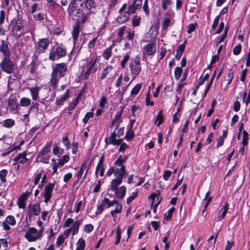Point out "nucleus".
<instances>
[{"label": "nucleus", "instance_id": "obj_1", "mask_svg": "<svg viewBox=\"0 0 250 250\" xmlns=\"http://www.w3.org/2000/svg\"><path fill=\"white\" fill-rule=\"evenodd\" d=\"M52 71L50 80L51 85L53 89L57 88L60 79L65 76L67 71V65L64 62L56 63L52 67Z\"/></svg>", "mask_w": 250, "mask_h": 250}, {"label": "nucleus", "instance_id": "obj_2", "mask_svg": "<svg viewBox=\"0 0 250 250\" xmlns=\"http://www.w3.org/2000/svg\"><path fill=\"white\" fill-rule=\"evenodd\" d=\"M96 62L97 59L92 58L83 65L82 76L84 79H87L90 74L96 71L98 67Z\"/></svg>", "mask_w": 250, "mask_h": 250}, {"label": "nucleus", "instance_id": "obj_3", "mask_svg": "<svg viewBox=\"0 0 250 250\" xmlns=\"http://www.w3.org/2000/svg\"><path fill=\"white\" fill-rule=\"evenodd\" d=\"M67 51L62 45L57 46L55 49L52 48L49 54L48 59L52 62H55L58 59L63 58L66 55Z\"/></svg>", "mask_w": 250, "mask_h": 250}, {"label": "nucleus", "instance_id": "obj_4", "mask_svg": "<svg viewBox=\"0 0 250 250\" xmlns=\"http://www.w3.org/2000/svg\"><path fill=\"white\" fill-rule=\"evenodd\" d=\"M127 175V173L125 166H122L120 168H116L114 173L116 178L111 182L113 189H115L117 185H120L122 182L123 178L125 177Z\"/></svg>", "mask_w": 250, "mask_h": 250}, {"label": "nucleus", "instance_id": "obj_5", "mask_svg": "<svg viewBox=\"0 0 250 250\" xmlns=\"http://www.w3.org/2000/svg\"><path fill=\"white\" fill-rule=\"evenodd\" d=\"M12 32V34L16 37L20 38L22 35H24V21L21 19L19 18L17 20L13 21Z\"/></svg>", "mask_w": 250, "mask_h": 250}, {"label": "nucleus", "instance_id": "obj_6", "mask_svg": "<svg viewBox=\"0 0 250 250\" xmlns=\"http://www.w3.org/2000/svg\"><path fill=\"white\" fill-rule=\"evenodd\" d=\"M0 67L2 71L10 74L15 72L16 64L11 61L10 58H3L0 63Z\"/></svg>", "mask_w": 250, "mask_h": 250}, {"label": "nucleus", "instance_id": "obj_7", "mask_svg": "<svg viewBox=\"0 0 250 250\" xmlns=\"http://www.w3.org/2000/svg\"><path fill=\"white\" fill-rule=\"evenodd\" d=\"M129 67L131 72V75L134 79L139 75L141 70L140 58L137 56L132 60L129 64Z\"/></svg>", "mask_w": 250, "mask_h": 250}, {"label": "nucleus", "instance_id": "obj_8", "mask_svg": "<svg viewBox=\"0 0 250 250\" xmlns=\"http://www.w3.org/2000/svg\"><path fill=\"white\" fill-rule=\"evenodd\" d=\"M24 237L29 242H33L40 239L42 235L38 233V230L36 228L32 227L28 229Z\"/></svg>", "mask_w": 250, "mask_h": 250}, {"label": "nucleus", "instance_id": "obj_9", "mask_svg": "<svg viewBox=\"0 0 250 250\" xmlns=\"http://www.w3.org/2000/svg\"><path fill=\"white\" fill-rule=\"evenodd\" d=\"M54 187L55 184L51 183H49L45 186L43 197L44 198V202L45 203H47L51 198Z\"/></svg>", "mask_w": 250, "mask_h": 250}, {"label": "nucleus", "instance_id": "obj_10", "mask_svg": "<svg viewBox=\"0 0 250 250\" xmlns=\"http://www.w3.org/2000/svg\"><path fill=\"white\" fill-rule=\"evenodd\" d=\"M119 186L117 185L116 188L115 189H113L112 185L111 184L110 189L112 191H114L115 195L117 198L122 199L125 195L126 188L124 186H122L118 188Z\"/></svg>", "mask_w": 250, "mask_h": 250}, {"label": "nucleus", "instance_id": "obj_11", "mask_svg": "<svg viewBox=\"0 0 250 250\" xmlns=\"http://www.w3.org/2000/svg\"><path fill=\"white\" fill-rule=\"evenodd\" d=\"M0 45V52L2 54L3 58H10V52L8 46V42H6L4 40L1 41Z\"/></svg>", "mask_w": 250, "mask_h": 250}, {"label": "nucleus", "instance_id": "obj_12", "mask_svg": "<svg viewBox=\"0 0 250 250\" xmlns=\"http://www.w3.org/2000/svg\"><path fill=\"white\" fill-rule=\"evenodd\" d=\"M41 212L40 205L39 203L35 204H30L28 206V215L29 217L32 215H38Z\"/></svg>", "mask_w": 250, "mask_h": 250}, {"label": "nucleus", "instance_id": "obj_13", "mask_svg": "<svg viewBox=\"0 0 250 250\" xmlns=\"http://www.w3.org/2000/svg\"><path fill=\"white\" fill-rule=\"evenodd\" d=\"M116 129H115L114 132H112L110 134V136L108 138H106L105 139V143L106 144H112L113 145H119L122 141L121 139H116V137L117 136V133L115 132V130Z\"/></svg>", "mask_w": 250, "mask_h": 250}, {"label": "nucleus", "instance_id": "obj_14", "mask_svg": "<svg viewBox=\"0 0 250 250\" xmlns=\"http://www.w3.org/2000/svg\"><path fill=\"white\" fill-rule=\"evenodd\" d=\"M84 2V0H72V2L68 6V12H70L72 10H77L78 9L83 8Z\"/></svg>", "mask_w": 250, "mask_h": 250}, {"label": "nucleus", "instance_id": "obj_15", "mask_svg": "<svg viewBox=\"0 0 250 250\" xmlns=\"http://www.w3.org/2000/svg\"><path fill=\"white\" fill-rule=\"evenodd\" d=\"M49 41L47 38L40 39L38 45V50L41 53H44L49 44Z\"/></svg>", "mask_w": 250, "mask_h": 250}, {"label": "nucleus", "instance_id": "obj_16", "mask_svg": "<svg viewBox=\"0 0 250 250\" xmlns=\"http://www.w3.org/2000/svg\"><path fill=\"white\" fill-rule=\"evenodd\" d=\"M123 113V109L118 112L114 118L112 119L111 121V126L115 127V129H117L119 128V124L122 122L121 120V116Z\"/></svg>", "mask_w": 250, "mask_h": 250}, {"label": "nucleus", "instance_id": "obj_17", "mask_svg": "<svg viewBox=\"0 0 250 250\" xmlns=\"http://www.w3.org/2000/svg\"><path fill=\"white\" fill-rule=\"evenodd\" d=\"M26 155L27 151H24L22 153H19L13 160L16 162L24 164L28 160L26 158Z\"/></svg>", "mask_w": 250, "mask_h": 250}, {"label": "nucleus", "instance_id": "obj_18", "mask_svg": "<svg viewBox=\"0 0 250 250\" xmlns=\"http://www.w3.org/2000/svg\"><path fill=\"white\" fill-rule=\"evenodd\" d=\"M155 51V46L152 43L147 44L144 48V53L148 56L153 55Z\"/></svg>", "mask_w": 250, "mask_h": 250}, {"label": "nucleus", "instance_id": "obj_19", "mask_svg": "<svg viewBox=\"0 0 250 250\" xmlns=\"http://www.w3.org/2000/svg\"><path fill=\"white\" fill-rule=\"evenodd\" d=\"M28 89L31 93L32 99L37 101L39 98V91L41 90V87L36 85L33 87H29Z\"/></svg>", "mask_w": 250, "mask_h": 250}, {"label": "nucleus", "instance_id": "obj_20", "mask_svg": "<svg viewBox=\"0 0 250 250\" xmlns=\"http://www.w3.org/2000/svg\"><path fill=\"white\" fill-rule=\"evenodd\" d=\"M19 104L17 102V100L15 98L9 99L8 102V107L10 111L13 112L18 110Z\"/></svg>", "mask_w": 250, "mask_h": 250}, {"label": "nucleus", "instance_id": "obj_21", "mask_svg": "<svg viewBox=\"0 0 250 250\" xmlns=\"http://www.w3.org/2000/svg\"><path fill=\"white\" fill-rule=\"evenodd\" d=\"M83 8H80L77 10H72L70 12H68L69 14L74 20H78L79 18H81L83 15Z\"/></svg>", "mask_w": 250, "mask_h": 250}, {"label": "nucleus", "instance_id": "obj_22", "mask_svg": "<svg viewBox=\"0 0 250 250\" xmlns=\"http://www.w3.org/2000/svg\"><path fill=\"white\" fill-rule=\"evenodd\" d=\"M80 31V25H79V22L76 23L73 27V31L72 32L73 40L74 42H76L78 40Z\"/></svg>", "mask_w": 250, "mask_h": 250}, {"label": "nucleus", "instance_id": "obj_23", "mask_svg": "<svg viewBox=\"0 0 250 250\" xmlns=\"http://www.w3.org/2000/svg\"><path fill=\"white\" fill-rule=\"evenodd\" d=\"M107 201H107V198H104L101 203L97 207V211H96V215L101 214L104 210V208L106 206L107 207Z\"/></svg>", "mask_w": 250, "mask_h": 250}, {"label": "nucleus", "instance_id": "obj_24", "mask_svg": "<svg viewBox=\"0 0 250 250\" xmlns=\"http://www.w3.org/2000/svg\"><path fill=\"white\" fill-rule=\"evenodd\" d=\"M229 203L227 202H225V205H224L222 209L221 210V211L222 210H223L222 214L220 215H219L218 216V218H217L218 221H221L222 219H223L225 218V217L228 212V210L229 208Z\"/></svg>", "mask_w": 250, "mask_h": 250}, {"label": "nucleus", "instance_id": "obj_25", "mask_svg": "<svg viewBox=\"0 0 250 250\" xmlns=\"http://www.w3.org/2000/svg\"><path fill=\"white\" fill-rule=\"evenodd\" d=\"M170 13L167 12L166 13L164 16V21L162 23V29L166 30L168 27L169 23L170 22Z\"/></svg>", "mask_w": 250, "mask_h": 250}, {"label": "nucleus", "instance_id": "obj_26", "mask_svg": "<svg viewBox=\"0 0 250 250\" xmlns=\"http://www.w3.org/2000/svg\"><path fill=\"white\" fill-rule=\"evenodd\" d=\"M186 42H185V43L180 44L177 48L175 58L178 60L180 59L185 50Z\"/></svg>", "mask_w": 250, "mask_h": 250}, {"label": "nucleus", "instance_id": "obj_27", "mask_svg": "<svg viewBox=\"0 0 250 250\" xmlns=\"http://www.w3.org/2000/svg\"><path fill=\"white\" fill-rule=\"evenodd\" d=\"M82 220L76 221L70 229L72 231V235H74L78 232L79 227L82 222Z\"/></svg>", "mask_w": 250, "mask_h": 250}, {"label": "nucleus", "instance_id": "obj_28", "mask_svg": "<svg viewBox=\"0 0 250 250\" xmlns=\"http://www.w3.org/2000/svg\"><path fill=\"white\" fill-rule=\"evenodd\" d=\"M122 208V205L121 204L119 203L116 205V208L110 211V214L114 218V220H115V218H116V214L120 213L121 212Z\"/></svg>", "mask_w": 250, "mask_h": 250}, {"label": "nucleus", "instance_id": "obj_29", "mask_svg": "<svg viewBox=\"0 0 250 250\" xmlns=\"http://www.w3.org/2000/svg\"><path fill=\"white\" fill-rule=\"evenodd\" d=\"M15 124V121L12 119L5 120L2 123V126L6 128H11Z\"/></svg>", "mask_w": 250, "mask_h": 250}, {"label": "nucleus", "instance_id": "obj_30", "mask_svg": "<svg viewBox=\"0 0 250 250\" xmlns=\"http://www.w3.org/2000/svg\"><path fill=\"white\" fill-rule=\"evenodd\" d=\"M175 208L172 207L171 208H170L167 212H166L164 214V217L165 219L167 221H169L171 220L172 218V215L173 213V212L175 211Z\"/></svg>", "mask_w": 250, "mask_h": 250}, {"label": "nucleus", "instance_id": "obj_31", "mask_svg": "<svg viewBox=\"0 0 250 250\" xmlns=\"http://www.w3.org/2000/svg\"><path fill=\"white\" fill-rule=\"evenodd\" d=\"M87 167V162H84L82 165L80 169L77 173L78 179H80L82 178V175L83 173L84 170Z\"/></svg>", "mask_w": 250, "mask_h": 250}, {"label": "nucleus", "instance_id": "obj_32", "mask_svg": "<svg viewBox=\"0 0 250 250\" xmlns=\"http://www.w3.org/2000/svg\"><path fill=\"white\" fill-rule=\"evenodd\" d=\"M112 67L111 66H108L106 68L104 69L102 72V74L100 76V79H104L106 77L109 72L112 70Z\"/></svg>", "mask_w": 250, "mask_h": 250}, {"label": "nucleus", "instance_id": "obj_33", "mask_svg": "<svg viewBox=\"0 0 250 250\" xmlns=\"http://www.w3.org/2000/svg\"><path fill=\"white\" fill-rule=\"evenodd\" d=\"M163 110H160L157 114L156 118V123H157V126H159L160 125H161L164 121V117L163 115Z\"/></svg>", "mask_w": 250, "mask_h": 250}, {"label": "nucleus", "instance_id": "obj_34", "mask_svg": "<svg viewBox=\"0 0 250 250\" xmlns=\"http://www.w3.org/2000/svg\"><path fill=\"white\" fill-rule=\"evenodd\" d=\"M242 98L243 102L245 103L246 106H247L250 102V88L248 93L246 92H244Z\"/></svg>", "mask_w": 250, "mask_h": 250}, {"label": "nucleus", "instance_id": "obj_35", "mask_svg": "<svg viewBox=\"0 0 250 250\" xmlns=\"http://www.w3.org/2000/svg\"><path fill=\"white\" fill-rule=\"evenodd\" d=\"M31 101L28 98H22L21 99L20 104L21 106L26 107L29 105L31 104Z\"/></svg>", "mask_w": 250, "mask_h": 250}, {"label": "nucleus", "instance_id": "obj_36", "mask_svg": "<svg viewBox=\"0 0 250 250\" xmlns=\"http://www.w3.org/2000/svg\"><path fill=\"white\" fill-rule=\"evenodd\" d=\"M52 142H50L48 144H46L42 151L40 152V154H47L48 153L50 152L51 147L52 146Z\"/></svg>", "mask_w": 250, "mask_h": 250}, {"label": "nucleus", "instance_id": "obj_37", "mask_svg": "<svg viewBox=\"0 0 250 250\" xmlns=\"http://www.w3.org/2000/svg\"><path fill=\"white\" fill-rule=\"evenodd\" d=\"M112 54V47L111 46L108 47V48L106 49L103 54V57L104 58L107 60L109 59L110 57L111 56Z\"/></svg>", "mask_w": 250, "mask_h": 250}, {"label": "nucleus", "instance_id": "obj_38", "mask_svg": "<svg viewBox=\"0 0 250 250\" xmlns=\"http://www.w3.org/2000/svg\"><path fill=\"white\" fill-rule=\"evenodd\" d=\"M85 1V7L88 9H92L96 7V3L94 2V0H86Z\"/></svg>", "mask_w": 250, "mask_h": 250}, {"label": "nucleus", "instance_id": "obj_39", "mask_svg": "<svg viewBox=\"0 0 250 250\" xmlns=\"http://www.w3.org/2000/svg\"><path fill=\"white\" fill-rule=\"evenodd\" d=\"M39 157L41 158V162L45 164L49 162L50 156L48 154H39Z\"/></svg>", "mask_w": 250, "mask_h": 250}, {"label": "nucleus", "instance_id": "obj_40", "mask_svg": "<svg viewBox=\"0 0 250 250\" xmlns=\"http://www.w3.org/2000/svg\"><path fill=\"white\" fill-rule=\"evenodd\" d=\"M141 87H142L141 83H138V84H136L132 89V90L131 91V95H137L139 93Z\"/></svg>", "mask_w": 250, "mask_h": 250}, {"label": "nucleus", "instance_id": "obj_41", "mask_svg": "<svg viewBox=\"0 0 250 250\" xmlns=\"http://www.w3.org/2000/svg\"><path fill=\"white\" fill-rule=\"evenodd\" d=\"M182 69L181 67L177 66L175 69L174 75L176 80H179L181 76L182 73Z\"/></svg>", "mask_w": 250, "mask_h": 250}, {"label": "nucleus", "instance_id": "obj_42", "mask_svg": "<svg viewBox=\"0 0 250 250\" xmlns=\"http://www.w3.org/2000/svg\"><path fill=\"white\" fill-rule=\"evenodd\" d=\"M85 247V244L84 240L82 238L80 239L77 242V249H79L80 250H83Z\"/></svg>", "mask_w": 250, "mask_h": 250}, {"label": "nucleus", "instance_id": "obj_43", "mask_svg": "<svg viewBox=\"0 0 250 250\" xmlns=\"http://www.w3.org/2000/svg\"><path fill=\"white\" fill-rule=\"evenodd\" d=\"M5 221L11 226H14L16 224V220L14 217L12 215L8 216Z\"/></svg>", "mask_w": 250, "mask_h": 250}, {"label": "nucleus", "instance_id": "obj_44", "mask_svg": "<svg viewBox=\"0 0 250 250\" xmlns=\"http://www.w3.org/2000/svg\"><path fill=\"white\" fill-rule=\"evenodd\" d=\"M126 29V26H123L119 28L118 32V36L119 37L120 40L123 39V36L125 34V32Z\"/></svg>", "mask_w": 250, "mask_h": 250}, {"label": "nucleus", "instance_id": "obj_45", "mask_svg": "<svg viewBox=\"0 0 250 250\" xmlns=\"http://www.w3.org/2000/svg\"><path fill=\"white\" fill-rule=\"evenodd\" d=\"M28 67L29 68V72L31 74H34L35 72V71L37 67V64L36 62L34 61H32L31 63L28 65Z\"/></svg>", "mask_w": 250, "mask_h": 250}, {"label": "nucleus", "instance_id": "obj_46", "mask_svg": "<svg viewBox=\"0 0 250 250\" xmlns=\"http://www.w3.org/2000/svg\"><path fill=\"white\" fill-rule=\"evenodd\" d=\"M79 102V98L78 97H76V98L74 99L72 102L69 104V106L68 107L69 110H73L77 105Z\"/></svg>", "mask_w": 250, "mask_h": 250}, {"label": "nucleus", "instance_id": "obj_47", "mask_svg": "<svg viewBox=\"0 0 250 250\" xmlns=\"http://www.w3.org/2000/svg\"><path fill=\"white\" fill-rule=\"evenodd\" d=\"M116 234V241H115V244L118 245L121 239V231L119 227H117Z\"/></svg>", "mask_w": 250, "mask_h": 250}, {"label": "nucleus", "instance_id": "obj_48", "mask_svg": "<svg viewBox=\"0 0 250 250\" xmlns=\"http://www.w3.org/2000/svg\"><path fill=\"white\" fill-rule=\"evenodd\" d=\"M248 133L246 130L243 131V139H242V144L244 146H247L248 145Z\"/></svg>", "mask_w": 250, "mask_h": 250}, {"label": "nucleus", "instance_id": "obj_49", "mask_svg": "<svg viewBox=\"0 0 250 250\" xmlns=\"http://www.w3.org/2000/svg\"><path fill=\"white\" fill-rule=\"evenodd\" d=\"M94 113L92 112H88L85 115L83 119V122L86 124L90 118L93 117Z\"/></svg>", "mask_w": 250, "mask_h": 250}, {"label": "nucleus", "instance_id": "obj_50", "mask_svg": "<svg viewBox=\"0 0 250 250\" xmlns=\"http://www.w3.org/2000/svg\"><path fill=\"white\" fill-rule=\"evenodd\" d=\"M45 15L42 13H39L38 14H34L33 15V17L34 19L36 21H41L43 20L44 18Z\"/></svg>", "mask_w": 250, "mask_h": 250}, {"label": "nucleus", "instance_id": "obj_51", "mask_svg": "<svg viewBox=\"0 0 250 250\" xmlns=\"http://www.w3.org/2000/svg\"><path fill=\"white\" fill-rule=\"evenodd\" d=\"M141 17L137 15L135 16L132 20V25L134 27L138 26L140 25Z\"/></svg>", "mask_w": 250, "mask_h": 250}, {"label": "nucleus", "instance_id": "obj_52", "mask_svg": "<svg viewBox=\"0 0 250 250\" xmlns=\"http://www.w3.org/2000/svg\"><path fill=\"white\" fill-rule=\"evenodd\" d=\"M242 50V46L240 44H238L233 49V53L235 55H239L241 51Z\"/></svg>", "mask_w": 250, "mask_h": 250}, {"label": "nucleus", "instance_id": "obj_53", "mask_svg": "<svg viewBox=\"0 0 250 250\" xmlns=\"http://www.w3.org/2000/svg\"><path fill=\"white\" fill-rule=\"evenodd\" d=\"M197 26V24L196 23L189 24L188 27L187 32L188 34L191 33L192 32H193L195 30V29Z\"/></svg>", "mask_w": 250, "mask_h": 250}, {"label": "nucleus", "instance_id": "obj_54", "mask_svg": "<svg viewBox=\"0 0 250 250\" xmlns=\"http://www.w3.org/2000/svg\"><path fill=\"white\" fill-rule=\"evenodd\" d=\"M138 192H135L132 193V195L128 197L127 199L126 203L129 204L135 198L137 197Z\"/></svg>", "mask_w": 250, "mask_h": 250}, {"label": "nucleus", "instance_id": "obj_55", "mask_svg": "<svg viewBox=\"0 0 250 250\" xmlns=\"http://www.w3.org/2000/svg\"><path fill=\"white\" fill-rule=\"evenodd\" d=\"M76 21V23H78L79 21V25H80L81 23H84L87 20V16L86 15H85L84 13H83V16L81 17V18H79L78 20H75Z\"/></svg>", "mask_w": 250, "mask_h": 250}, {"label": "nucleus", "instance_id": "obj_56", "mask_svg": "<svg viewBox=\"0 0 250 250\" xmlns=\"http://www.w3.org/2000/svg\"><path fill=\"white\" fill-rule=\"evenodd\" d=\"M66 238L63 236V235H60L58 237L56 244L60 247Z\"/></svg>", "mask_w": 250, "mask_h": 250}, {"label": "nucleus", "instance_id": "obj_57", "mask_svg": "<svg viewBox=\"0 0 250 250\" xmlns=\"http://www.w3.org/2000/svg\"><path fill=\"white\" fill-rule=\"evenodd\" d=\"M129 57V55L128 54H126L124 57V58L121 63V66L122 68H124L125 67V63L128 61Z\"/></svg>", "mask_w": 250, "mask_h": 250}, {"label": "nucleus", "instance_id": "obj_58", "mask_svg": "<svg viewBox=\"0 0 250 250\" xmlns=\"http://www.w3.org/2000/svg\"><path fill=\"white\" fill-rule=\"evenodd\" d=\"M134 134L133 131H131V130H130V129H129V130L127 131L125 135V138L128 141L132 140L134 138Z\"/></svg>", "mask_w": 250, "mask_h": 250}, {"label": "nucleus", "instance_id": "obj_59", "mask_svg": "<svg viewBox=\"0 0 250 250\" xmlns=\"http://www.w3.org/2000/svg\"><path fill=\"white\" fill-rule=\"evenodd\" d=\"M104 156H103L101 157V159L99 161L96 169V174H97L98 171L102 167H103V164L104 163Z\"/></svg>", "mask_w": 250, "mask_h": 250}, {"label": "nucleus", "instance_id": "obj_60", "mask_svg": "<svg viewBox=\"0 0 250 250\" xmlns=\"http://www.w3.org/2000/svg\"><path fill=\"white\" fill-rule=\"evenodd\" d=\"M31 193V192L27 191L26 192H24L22 193L20 197H19V199L21 200L25 201L27 200L29 195Z\"/></svg>", "mask_w": 250, "mask_h": 250}, {"label": "nucleus", "instance_id": "obj_61", "mask_svg": "<svg viewBox=\"0 0 250 250\" xmlns=\"http://www.w3.org/2000/svg\"><path fill=\"white\" fill-rule=\"evenodd\" d=\"M170 4H171L170 0H162V8L164 10H166L167 9V5H169Z\"/></svg>", "mask_w": 250, "mask_h": 250}, {"label": "nucleus", "instance_id": "obj_62", "mask_svg": "<svg viewBox=\"0 0 250 250\" xmlns=\"http://www.w3.org/2000/svg\"><path fill=\"white\" fill-rule=\"evenodd\" d=\"M146 105H150L153 106L154 105V102L153 101H151L150 100V94H149V91L147 92L146 97Z\"/></svg>", "mask_w": 250, "mask_h": 250}, {"label": "nucleus", "instance_id": "obj_63", "mask_svg": "<svg viewBox=\"0 0 250 250\" xmlns=\"http://www.w3.org/2000/svg\"><path fill=\"white\" fill-rule=\"evenodd\" d=\"M82 204V200H77L75 203V208L76 209V212L77 213L79 212L80 210V208Z\"/></svg>", "mask_w": 250, "mask_h": 250}, {"label": "nucleus", "instance_id": "obj_64", "mask_svg": "<svg viewBox=\"0 0 250 250\" xmlns=\"http://www.w3.org/2000/svg\"><path fill=\"white\" fill-rule=\"evenodd\" d=\"M63 144L66 146V148L68 149L70 147V141L67 137H64L62 140Z\"/></svg>", "mask_w": 250, "mask_h": 250}]
</instances>
